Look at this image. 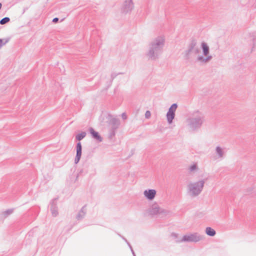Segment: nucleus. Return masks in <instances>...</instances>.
<instances>
[{
  "label": "nucleus",
  "instance_id": "1",
  "mask_svg": "<svg viewBox=\"0 0 256 256\" xmlns=\"http://www.w3.org/2000/svg\"><path fill=\"white\" fill-rule=\"evenodd\" d=\"M164 44L165 38L164 36H160L154 38L148 44L146 53L148 57L152 60L158 59L163 52Z\"/></svg>",
  "mask_w": 256,
  "mask_h": 256
},
{
  "label": "nucleus",
  "instance_id": "2",
  "mask_svg": "<svg viewBox=\"0 0 256 256\" xmlns=\"http://www.w3.org/2000/svg\"><path fill=\"white\" fill-rule=\"evenodd\" d=\"M201 46L203 54L204 56H206V57L204 58L202 56H198L197 58V60L204 63H206L212 58V56H208L210 52V48L206 43L202 42Z\"/></svg>",
  "mask_w": 256,
  "mask_h": 256
},
{
  "label": "nucleus",
  "instance_id": "3",
  "mask_svg": "<svg viewBox=\"0 0 256 256\" xmlns=\"http://www.w3.org/2000/svg\"><path fill=\"white\" fill-rule=\"evenodd\" d=\"M196 42L194 40H192L188 46V49L184 52V58L186 60L191 59V51L197 48L196 46Z\"/></svg>",
  "mask_w": 256,
  "mask_h": 256
},
{
  "label": "nucleus",
  "instance_id": "4",
  "mask_svg": "<svg viewBox=\"0 0 256 256\" xmlns=\"http://www.w3.org/2000/svg\"><path fill=\"white\" fill-rule=\"evenodd\" d=\"M204 182H199L198 184H192L189 185V188L194 194H198L202 188Z\"/></svg>",
  "mask_w": 256,
  "mask_h": 256
},
{
  "label": "nucleus",
  "instance_id": "5",
  "mask_svg": "<svg viewBox=\"0 0 256 256\" xmlns=\"http://www.w3.org/2000/svg\"><path fill=\"white\" fill-rule=\"evenodd\" d=\"M134 7L132 0H126L123 4L122 10V12L126 14L130 12Z\"/></svg>",
  "mask_w": 256,
  "mask_h": 256
},
{
  "label": "nucleus",
  "instance_id": "6",
  "mask_svg": "<svg viewBox=\"0 0 256 256\" xmlns=\"http://www.w3.org/2000/svg\"><path fill=\"white\" fill-rule=\"evenodd\" d=\"M200 240L198 236L196 234H190L185 236L182 238V240L183 241H198Z\"/></svg>",
  "mask_w": 256,
  "mask_h": 256
},
{
  "label": "nucleus",
  "instance_id": "7",
  "mask_svg": "<svg viewBox=\"0 0 256 256\" xmlns=\"http://www.w3.org/2000/svg\"><path fill=\"white\" fill-rule=\"evenodd\" d=\"M82 155V145L80 142H78L76 146V156L75 158V163L77 164L80 158Z\"/></svg>",
  "mask_w": 256,
  "mask_h": 256
},
{
  "label": "nucleus",
  "instance_id": "8",
  "mask_svg": "<svg viewBox=\"0 0 256 256\" xmlns=\"http://www.w3.org/2000/svg\"><path fill=\"white\" fill-rule=\"evenodd\" d=\"M156 192L154 190H150L144 192V195L149 200L153 199L156 195Z\"/></svg>",
  "mask_w": 256,
  "mask_h": 256
},
{
  "label": "nucleus",
  "instance_id": "9",
  "mask_svg": "<svg viewBox=\"0 0 256 256\" xmlns=\"http://www.w3.org/2000/svg\"><path fill=\"white\" fill-rule=\"evenodd\" d=\"M90 134H92V136L94 138H96L100 141L102 140V138L98 134V132H95L93 128H90Z\"/></svg>",
  "mask_w": 256,
  "mask_h": 256
},
{
  "label": "nucleus",
  "instance_id": "10",
  "mask_svg": "<svg viewBox=\"0 0 256 256\" xmlns=\"http://www.w3.org/2000/svg\"><path fill=\"white\" fill-rule=\"evenodd\" d=\"M206 234L210 236H214L216 234L215 230L211 228L208 227L206 230Z\"/></svg>",
  "mask_w": 256,
  "mask_h": 256
},
{
  "label": "nucleus",
  "instance_id": "11",
  "mask_svg": "<svg viewBox=\"0 0 256 256\" xmlns=\"http://www.w3.org/2000/svg\"><path fill=\"white\" fill-rule=\"evenodd\" d=\"M178 108L176 104H173L168 108V112H175Z\"/></svg>",
  "mask_w": 256,
  "mask_h": 256
},
{
  "label": "nucleus",
  "instance_id": "12",
  "mask_svg": "<svg viewBox=\"0 0 256 256\" xmlns=\"http://www.w3.org/2000/svg\"><path fill=\"white\" fill-rule=\"evenodd\" d=\"M200 52V50L198 47L193 49L191 51V58H192V56H196L197 54H199Z\"/></svg>",
  "mask_w": 256,
  "mask_h": 256
},
{
  "label": "nucleus",
  "instance_id": "13",
  "mask_svg": "<svg viewBox=\"0 0 256 256\" xmlns=\"http://www.w3.org/2000/svg\"><path fill=\"white\" fill-rule=\"evenodd\" d=\"M10 21V18L8 17H4L0 20V24L2 25Z\"/></svg>",
  "mask_w": 256,
  "mask_h": 256
},
{
  "label": "nucleus",
  "instance_id": "14",
  "mask_svg": "<svg viewBox=\"0 0 256 256\" xmlns=\"http://www.w3.org/2000/svg\"><path fill=\"white\" fill-rule=\"evenodd\" d=\"M174 117V113H168L167 114V118L168 120V121L170 123L172 122V120Z\"/></svg>",
  "mask_w": 256,
  "mask_h": 256
},
{
  "label": "nucleus",
  "instance_id": "15",
  "mask_svg": "<svg viewBox=\"0 0 256 256\" xmlns=\"http://www.w3.org/2000/svg\"><path fill=\"white\" fill-rule=\"evenodd\" d=\"M86 135V133L84 132H82L81 134H80L76 136V139L78 140H80L82 138H83L84 137H85Z\"/></svg>",
  "mask_w": 256,
  "mask_h": 256
},
{
  "label": "nucleus",
  "instance_id": "16",
  "mask_svg": "<svg viewBox=\"0 0 256 256\" xmlns=\"http://www.w3.org/2000/svg\"><path fill=\"white\" fill-rule=\"evenodd\" d=\"M250 41H251L250 44H252V46H253L252 48V50H251V52H252L254 50V46H255V44H256V40L255 38L252 37V38H251Z\"/></svg>",
  "mask_w": 256,
  "mask_h": 256
},
{
  "label": "nucleus",
  "instance_id": "17",
  "mask_svg": "<svg viewBox=\"0 0 256 256\" xmlns=\"http://www.w3.org/2000/svg\"><path fill=\"white\" fill-rule=\"evenodd\" d=\"M216 152L218 154L220 155V156H222V150L220 148L218 147L216 148Z\"/></svg>",
  "mask_w": 256,
  "mask_h": 256
},
{
  "label": "nucleus",
  "instance_id": "18",
  "mask_svg": "<svg viewBox=\"0 0 256 256\" xmlns=\"http://www.w3.org/2000/svg\"><path fill=\"white\" fill-rule=\"evenodd\" d=\"M8 41L6 40L5 42H4L3 40L0 38V49Z\"/></svg>",
  "mask_w": 256,
  "mask_h": 256
},
{
  "label": "nucleus",
  "instance_id": "19",
  "mask_svg": "<svg viewBox=\"0 0 256 256\" xmlns=\"http://www.w3.org/2000/svg\"><path fill=\"white\" fill-rule=\"evenodd\" d=\"M196 168V164H194L190 167V170L193 171Z\"/></svg>",
  "mask_w": 256,
  "mask_h": 256
},
{
  "label": "nucleus",
  "instance_id": "20",
  "mask_svg": "<svg viewBox=\"0 0 256 256\" xmlns=\"http://www.w3.org/2000/svg\"><path fill=\"white\" fill-rule=\"evenodd\" d=\"M117 74L115 73H112L111 74L112 81L116 76Z\"/></svg>",
  "mask_w": 256,
  "mask_h": 256
},
{
  "label": "nucleus",
  "instance_id": "21",
  "mask_svg": "<svg viewBox=\"0 0 256 256\" xmlns=\"http://www.w3.org/2000/svg\"><path fill=\"white\" fill-rule=\"evenodd\" d=\"M59 19L58 18H54L52 20V22L54 23H56L58 21Z\"/></svg>",
  "mask_w": 256,
  "mask_h": 256
},
{
  "label": "nucleus",
  "instance_id": "22",
  "mask_svg": "<svg viewBox=\"0 0 256 256\" xmlns=\"http://www.w3.org/2000/svg\"><path fill=\"white\" fill-rule=\"evenodd\" d=\"M150 113H146V118H149V117H150Z\"/></svg>",
  "mask_w": 256,
  "mask_h": 256
},
{
  "label": "nucleus",
  "instance_id": "23",
  "mask_svg": "<svg viewBox=\"0 0 256 256\" xmlns=\"http://www.w3.org/2000/svg\"><path fill=\"white\" fill-rule=\"evenodd\" d=\"M2 6V4L0 2V10L1 9Z\"/></svg>",
  "mask_w": 256,
  "mask_h": 256
},
{
  "label": "nucleus",
  "instance_id": "24",
  "mask_svg": "<svg viewBox=\"0 0 256 256\" xmlns=\"http://www.w3.org/2000/svg\"><path fill=\"white\" fill-rule=\"evenodd\" d=\"M146 112H150L149 110H146Z\"/></svg>",
  "mask_w": 256,
  "mask_h": 256
},
{
  "label": "nucleus",
  "instance_id": "25",
  "mask_svg": "<svg viewBox=\"0 0 256 256\" xmlns=\"http://www.w3.org/2000/svg\"><path fill=\"white\" fill-rule=\"evenodd\" d=\"M254 8H256V6H254Z\"/></svg>",
  "mask_w": 256,
  "mask_h": 256
}]
</instances>
